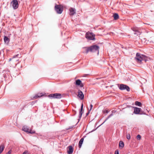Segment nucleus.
Listing matches in <instances>:
<instances>
[{"mask_svg":"<svg viewBox=\"0 0 154 154\" xmlns=\"http://www.w3.org/2000/svg\"><path fill=\"white\" fill-rule=\"evenodd\" d=\"M22 130L25 132L29 133L34 134L35 133V131H32L31 129H29L27 126H24L23 127Z\"/></svg>","mask_w":154,"mask_h":154,"instance_id":"6","label":"nucleus"},{"mask_svg":"<svg viewBox=\"0 0 154 154\" xmlns=\"http://www.w3.org/2000/svg\"><path fill=\"white\" fill-rule=\"evenodd\" d=\"M137 139L138 140H140L141 139V137L140 135L138 134L137 136Z\"/></svg>","mask_w":154,"mask_h":154,"instance_id":"24","label":"nucleus"},{"mask_svg":"<svg viewBox=\"0 0 154 154\" xmlns=\"http://www.w3.org/2000/svg\"><path fill=\"white\" fill-rule=\"evenodd\" d=\"M133 30L135 32H134V34H136L138 35L140 34V32L136 29L134 28L133 29Z\"/></svg>","mask_w":154,"mask_h":154,"instance_id":"16","label":"nucleus"},{"mask_svg":"<svg viewBox=\"0 0 154 154\" xmlns=\"http://www.w3.org/2000/svg\"><path fill=\"white\" fill-rule=\"evenodd\" d=\"M21 57V56H20L19 57Z\"/></svg>","mask_w":154,"mask_h":154,"instance_id":"34","label":"nucleus"},{"mask_svg":"<svg viewBox=\"0 0 154 154\" xmlns=\"http://www.w3.org/2000/svg\"><path fill=\"white\" fill-rule=\"evenodd\" d=\"M11 150H9L8 152V153H7V154H11Z\"/></svg>","mask_w":154,"mask_h":154,"instance_id":"30","label":"nucleus"},{"mask_svg":"<svg viewBox=\"0 0 154 154\" xmlns=\"http://www.w3.org/2000/svg\"><path fill=\"white\" fill-rule=\"evenodd\" d=\"M93 107V105L92 104H91L90 106V109H88L89 110V112H90L91 110L92 109Z\"/></svg>","mask_w":154,"mask_h":154,"instance_id":"25","label":"nucleus"},{"mask_svg":"<svg viewBox=\"0 0 154 154\" xmlns=\"http://www.w3.org/2000/svg\"><path fill=\"white\" fill-rule=\"evenodd\" d=\"M89 113V110H88V112L87 114L88 115Z\"/></svg>","mask_w":154,"mask_h":154,"instance_id":"33","label":"nucleus"},{"mask_svg":"<svg viewBox=\"0 0 154 154\" xmlns=\"http://www.w3.org/2000/svg\"><path fill=\"white\" fill-rule=\"evenodd\" d=\"M78 97L81 100H83L84 98V95L82 92L79 89L78 90Z\"/></svg>","mask_w":154,"mask_h":154,"instance_id":"9","label":"nucleus"},{"mask_svg":"<svg viewBox=\"0 0 154 154\" xmlns=\"http://www.w3.org/2000/svg\"><path fill=\"white\" fill-rule=\"evenodd\" d=\"M141 109L137 107H134V113L136 114H140V113L141 111Z\"/></svg>","mask_w":154,"mask_h":154,"instance_id":"11","label":"nucleus"},{"mask_svg":"<svg viewBox=\"0 0 154 154\" xmlns=\"http://www.w3.org/2000/svg\"><path fill=\"white\" fill-rule=\"evenodd\" d=\"M85 37L87 39L90 40L95 39V36L93 35L92 33L90 32H87L85 35Z\"/></svg>","mask_w":154,"mask_h":154,"instance_id":"5","label":"nucleus"},{"mask_svg":"<svg viewBox=\"0 0 154 154\" xmlns=\"http://www.w3.org/2000/svg\"><path fill=\"white\" fill-rule=\"evenodd\" d=\"M126 137L128 140H129L131 138V136L129 134H127L126 135Z\"/></svg>","mask_w":154,"mask_h":154,"instance_id":"23","label":"nucleus"},{"mask_svg":"<svg viewBox=\"0 0 154 154\" xmlns=\"http://www.w3.org/2000/svg\"><path fill=\"white\" fill-rule=\"evenodd\" d=\"M4 40L5 43H8L9 41V38L7 36H5L4 38Z\"/></svg>","mask_w":154,"mask_h":154,"instance_id":"21","label":"nucleus"},{"mask_svg":"<svg viewBox=\"0 0 154 154\" xmlns=\"http://www.w3.org/2000/svg\"><path fill=\"white\" fill-rule=\"evenodd\" d=\"M113 17L114 18V19L115 20H117L119 18V16L117 13H115L113 14Z\"/></svg>","mask_w":154,"mask_h":154,"instance_id":"18","label":"nucleus"},{"mask_svg":"<svg viewBox=\"0 0 154 154\" xmlns=\"http://www.w3.org/2000/svg\"><path fill=\"white\" fill-rule=\"evenodd\" d=\"M48 97L51 99H60L62 97V95L60 93H54L50 94Z\"/></svg>","mask_w":154,"mask_h":154,"instance_id":"3","label":"nucleus"},{"mask_svg":"<svg viewBox=\"0 0 154 154\" xmlns=\"http://www.w3.org/2000/svg\"><path fill=\"white\" fill-rule=\"evenodd\" d=\"M11 60H12V59L10 58V59H9V61H11Z\"/></svg>","mask_w":154,"mask_h":154,"instance_id":"32","label":"nucleus"},{"mask_svg":"<svg viewBox=\"0 0 154 154\" xmlns=\"http://www.w3.org/2000/svg\"><path fill=\"white\" fill-rule=\"evenodd\" d=\"M75 85L81 87H82L84 86L81 81L80 79H78L75 81Z\"/></svg>","mask_w":154,"mask_h":154,"instance_id":"10","label":"nucleus"},{"mask_svg":"<svg viewBox=\"0 0 154 154\" xmlns=\"http://www.w3.org/2000/svg\"><path fill=\"white\" fill-rule=\"evenodd\" d=\"M11 3L12 6L14 9H16L18 8V4L17 0H13Z\"/></svg>","mask_w":154,"mask_h":154,"instance_id":"8","label":"nucleus"},{"mask_svg":"<svg viewBox=\"0 0 154 154\" xmlns=\"http://www.w3.org/2000/svg\"><path fill=\"white\" fill-rule=\"evenodd\" d=\"M19 56V54H17V55H16L15 56H14L13 57H12V59L14 58L15 57H17L18 56Z\"/></svg>","mask_w":154,"mask_h":154,"instance_id":"27","label":"nucleus"},{"mask_svg":"<svg viewBox=\"0 0 154 154\" xmlns=\"http://www.w3.org/2000/svg\"><path fill=\"white\" fill-rule=\"evenodd\" d=\"M119 146L120 148L122 149L124 146V143L122 141H120L119 143Z\"/></svg>","mask_w":154,"mask_h":154,"instance_id":"20","label":"nucleus"},{"mask_svg":"<svg viewBox=\"0 0 154 154\" xmlns=\"http://www.w3.org/2000/svg\"><path fill=\"white\" fill-rule=\"evenodd\" d=\"M68 150H67V152L69 154L72 153L73 151V147L70 146L68 147Z\"/></svg>","mask_w":154,"mask_h":154,"instance_id":"13","label":"nucleus"},{"mask_svg":"<svg viewBox=\"0 0 154 154\" xmlns=\"http://www.w3.org/2000/svg\"><path fill=\"white\" fill-rule=\"evenodd\" d=\"M22 154H29V152L27 151H25Z\"/></svg>","mask_w":154,"mask_h":154,"instance_id":"26","label":"nucleus"},{"mask_svg":"<svg viewBox=\"0 0 154 154\" xmlns=\"http://www.w3.org/2000/svg\"><path fill=\"white\" fill-rule=\"evenodd\" d=\"M5 148V146L4 145H0V154L1 153Z\"/></svg>","mask_w":154,"mask_h":154,"instance_id":"19","label":"nucleus"},{"mask_svg":"<svg viewBox=\"0 0 154 154\" xmlns=\"http://www.w3.org/2000/svg\"><path fill=\"white\" fill-rule=\"evenodd\" d=\"M133 108L134 107H131V108L129 109V110L132 111H133Z\"/></svg>","mask_w":154,"mask_h":154,"instance_id":"28","label":"nucleus"},{"mask_svg":"<svg viewBox=\"0 0 154 154\" xmlns=\"http://www.w3.org/2000/svg\"><path fill=\"white\" fill-rule=\"evenodd\" d=\"M105 112L106 113H108V111L107 110H105V111H104V112Z\"/></svg>","mask_w":154,"mask_h":154,"instance_id":"31","label":"nucleus"},{"mask_svg":"<svg viewBox=\"0 0 154 154\" xmlns=\"http://www.w3.org/2000/svg\"><path fill=\"white\" fill-rule=\"evenodd\" d=\"M115 154H119L118 151L116 150L115 152Z\"/></svg>","mask_w":154,"mask_h":154,"instance_id":"29","label":"nucleus"},{"mask_svg":"<svg viewBox=\"0 0 154 154\" xmlns=\"http://www.w3.org/2000/svg\"><path fill=\"white\" fill-rule=\"evenodd\" d=\"M55 10L57 14H61L63 10V7L61 5H56L55 6Z\"/></svg>","mask_w":154,"mask_h":154,"instance_id":"4","label":"nucleus"},{"mask_svg":"<svg viewBox=\"0 0 154 154\" xmlns=\"http://www.w3.org/2000/svg\"><path fill=\"white\" fill-rule=\"evenodd\" d=\"M147 57L143 55H141L139 53H137L135 59L138 63H141L142 60H144L145 61L146 60Z\"/></svg>","mask_w":154,"mask_h":154,"instance_id":"2","label":"nucleus"},{"mask_svg":"<svg viewBox=\"0 0 154 154\" xmlns=\"http://www.w3.org/2000/svg\"><path fill=\"white\" fill-rule=\"evenodd\" d=\"M69 11H70L69 14L70 15L72 16L75 14V10L73 8H69Z\"/></svg>","mask_w":154,"mask_h":154,"instance_id":"12","label":"nucleus"},{"mask_svg":"<svg viewBox=\"0 0 154 154\" xmlns=\"http://www.w3.org/2000/svg\"><path fill=\"white\" fill-rule=\"evenodd\" d=\"M83 140H84L83 138H82L80 140V141L79 142V148L81 147L82 144L83 143Z\"/></svg>","mask_w":154,"mask_h":154,"instance_id":"17","label":"nucleus"},{"mask_svg":"<svg viewBox=\"0 0 154 154\" xmlns=\"http://www.w3.org/2000/svg\"><path fill=\"white\" fill-rule=\"evenodd\" d=\"M119 88L120 90H126L127 91H130V88L127 85L124 84H121L120 85Z\"/></svg>","mask_w":154,"mask_h":154,"instance_id":"7","label":"nucleus"},{"mask_svg":"<svg viewBox=\"0 0 154 154\" xmlns=\"http://www.w3.org/2000/svg\"><path fill=\"white\" fill-rule=\"evenodd\" d=\"M85 51L84 53L87 54L89 52H97V54H99V46L96 45H93L89 47H86L83 48Z\"/></svg>","mask_w":154,"mask_h":154,"instance_id":"1","label":"nucleus"},{"mask_svg":"<svg viewBox=\"0 0 154 154\" xmlns=\"http://www.w3.org/2000/svg\"><path fill=\"white\" fill-rule=\"evenodd\" d=\"M135 104L136 105H137L139 106H140L141 105V103L140 102L137 101L135 102Z\"/></svg>","mask_w":154,"mask_h":154,"instance_id":"22","label":"nucleus"},{"mask_svg":"<svg viewBox=\"0 0 154 154\" xmlns=\"http://www.w3.org/2000/svg\"><path fill=\"white\" fill-rule=\"evenodd\" d=\"M83 104L82 103L81 106L80 110L79 112V117L81 118L83 113L82 110L83 109Z\"/></svg>","mask_w":154,"mask_h":154,"instance_id":"15","label":"nucleus"},{"mask_svg":"<svg viewBox=\"0 0 154 154\" xmlns=\"http://www.w3.org/2000/svg\"><path fill=\"white\" fill-rule=\"evenodd\" d=\"M44 95V94L42 93H38L37 94L35 95L34 96V98L35 99H37L38 98H40Z\"/></svg>","mask_w":154,"mask_h":154,"instance_id":"14","label":"nucleus"}]
</instances>
